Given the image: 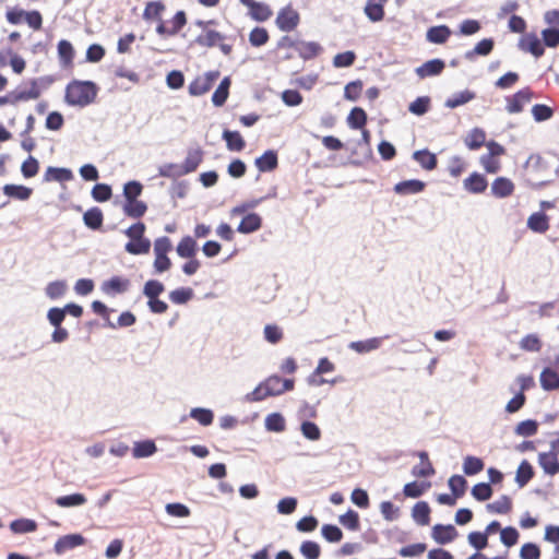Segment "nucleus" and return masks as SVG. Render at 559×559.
Returning <instances> with one entry per match:
<instances>
[{"label":"nucleus","mask_w":559,"mask_h":559,"mask_svg":"<svg viewBox=\"0 0 559 559\" xmlns=\"http://www.w3.org/2000/svg\"><path fill=\"white\" fill-rule=\"evenodd\" d=\"M295 382L293 379H282L273 374L259 383L253 391L246 395L248 402H260L270 396H278L287 391L294 389Z\"/></svg>","instance_id":"f257e3e1"},{"label":"nucleus","mask_w":559,"mask_h":559,"mask_svg":"<svg viewBox=\"0 0 559 559\" xmlns=\"http://www.w3.org/2000/svg\"><path fill=\"white\" fill-rule=\"evenodd\" d=\"M97 95V88L94 83L73 82L68 85L66 100L69 105L85 107L94 102Z\"/></svg>","instance_id":"f03ea898"},{"label":"nucleus","mask_w":559,"mask_h":559,"mask_svg":"<svg viewBox=\"0 0 559 559\" xmlns=\"http://www.w3.org/2000/svg\"><path fill=\"white\" fill-rule=\"evenodd\" d=\"M219 72L218 71H210L201 76H198L190 85H189V93L192 96H201L205 94L214 82L218 79Z\"/></svg>","instance_id":"7ed1b4c3"},{"label":"nucleus","mask_w":559,"mask_h":559,"mask_svg":"<svg viewBox=\"0 0 559 559\" xmlns=\"http://www.w3.org/2000/svg\"><path fill=\"white\" fill-rule=\"evenodd\" d=\"M275 23L281 31L290 32L297 27L299 14L290 5H287L278 12Z\"/></svg>","instance_id":"20e7f679"},{"label":"nucleus","mask_w":559,"mask_h":559,"mask_svg":"<svg viewBox=\"0 0 559 559\" xmlns=\"http://www.w3.org/2000/svg\"><path fill=\"white\" fill-rule=\"evenodd\" d=\"M213 23H214L213 21H206V22L198 21L197 22V24L203 28V33L201 35H199L195 39V41L199 45L204 46V47H214L224 40V38H225L224 35H222L221 33H218L216 31L207 29V26Z\"/></svg>","instance_id":"39448f33"},{"label":"nucleus","mask_w":559,"mask_h":559,"mask_svg":"<svg viewBox=\"0 0 559 559\" xmlns=\"http://www.w3.org/2000/svg\"><path fill=\"white\" fill-rule=\"evenodd\" d=\"M85 542V538L81 534L64 535L57 539L53 546V551L61 556L68 550L83 546Z\"/></svg>","instance_id":"423d86ee"},{"label":"nucleus","mask_w":559,"mask_h":559,"mask_svg":"<svg viewBox=\"0 0 559 559\" xmlns=\"http://www.w3.org/2000/svg\"><path fill=\"white\" fill-rule=\"evenodd\" d=\"M519 47L523 51L531 52L536 58L544 53V46L540 39L533 33L524 35L519 41Z\"/></svg>","instance_id":"0eeeda50"},{"label":"nucleus","mask_w":559,"mask_h":559,"mask_svg":"<svg viewBox=\"0 0 559 559\" xmlns=\"http://www.w3.org/2000/svg\"><path fill=\"white\" fill-rule=\"evenodd\" d=\"M431 536L436 543L445 545L456 538L457 531L453 525L437 524L432 527Z\"/></svg>","instance_id":"6e6552de"},{"label":"nucleus","mask_w":559,"mask_h":559,"mask_svg":"<svg viewBox=\"0 0 559 559\" xmlns=\"http://www.w3.org/2000/svg\"><path fill=\"white\" fill-rule=\"evenodd\" d=\"M445 67V63L441 59H432L425 63H423L420 67H417L415 69V73L420 79H425L428 76H435L439 75Z\"/></svg>","instance_id":"1a4fd4ad"},{"label":"nucleus","mask_w":559,"mask_h":559,"mask_svg":"<svg viewBox=\"0 0 559 559\" xmlns=\"http://www.w3.org/2000/svg\"><path fill=\"white\" fill-rule=\"evenodd\" d=\"M538 464L547 475L554 476L559 473V461L554 451L539 453Z\"/></svg>","instance_id":"9d476101"},{"label":"nucleus","mask_w":559,"mask_h":559,"mask_svg":"<svg viewBox=\"0 0 559 559\" xmlns=\"http://www.w3.org/2000/svg\"><path fill=\"white\" fill-rule=\"evenodd\" d=\"M129 286L128 278L114 276L102 284V290L107 295L122 294L128 290Z\"/></svg>","instance_id":"9b49d317"},{"label":"nucleus","mask_w":559,"mask_h":559,"mask_svg":"<svg viewBox=\"0 0 559 559\" xmlns=\"http://www.w3.org/2000/svg\"><path fill=\"white\" fill-rule=\"evenodd\" d=\"M531 100V92L522 90L515 93L512 97L507 99V110L510 114H518L523 110L525 104Z\"/></svg>","instance_id":"f8f14e48"},{"label":"nucleus","mask_w":559,"mask_h":559,"mask_svg":"<svg viewBox=\"0 0 559 559\" xmlns=\"http://www.w3.org/2000/svg\"><path fill=\"white\" fill-rule=\"evenodd\" d=\"M388 0H367L364 12L371 22H380L384 17V5Z\"/></svg>","instance_id":"ddd939ff"},{"label":"nucleus","mask_w":559,"mask_h":559,"mask_svg":"<svg viewBox=\"0 0 559 559\" xmlns=\"http://www.w3.org/2000/svg\"><path fill=\"white\" fill-rule=\"evenodd\" d=\"M262 226V218L257 213H249L243 216L240 224L237 227V231L240 234H251L259 230Z\"/></svg>","instance_id":"4468645a"},{"label":"nucleus","mask_w":559,"mask_h":559,"mask_svg":"<svg viewBox=\"0 0 559 559\" xmlns=\"http://www.w3.org/2000/svg\"><path fill=\"white\" fill-rule=\"evenodd\" d=\"M202 159H203V152L201 148L189 150L187 153V156L185 158V162L181 163L183 173L186 175L193 173L199 167Z\"/></svg>","instance_id":"2eb2a0df"},{"label":"nucleus","mask_w":559,"mask_h":559,"mask_svg":"<svg viewBox=\"0 0 559 559\" xmlns=\"http://www.w3.org/2000/svg\"><path fill=\"white\" fill-rule=\"evenodd\" d=\"M87 501V498L85 497V495L83 493H71V495H67V496H60L58 498H56L55 500V503L59 507V508H76V507H82L86 503Z\"/></svg>","instance_id":"dca6fc26"},{"label":"nucleus","mask_w":559,"mask_h":559,"mask_svg":"<svg viewBox=\"0 0 559 559\" xmlns=\"http://www.w3.org/2000/svg\"><path fill=\"white\" fill-rule=\"evenodd\" d=\"M514 185L504 177L497 178L491 185V192L497 198H506L512 194Z\"/></svg>","instance_id":"f3484780"},{"label":"nucleus","mask_w":559,"mask_h":559,"mask_svg":"<svg viewBox=\"0 0 559 559\" xmlns=\"http://www.w3.org/2000/svg\"><path fill=\"white\" fill-rule=\"evenodd\" d=\"M463 185L472 193H481L487 188V180L483 175L474 173L464 180Z\"/></svg>","instance_id":"a211bd4d"},{"label":"nucleus","mask_w":559,"mask_h":559,"mask_svg":"<svg viewBox=\"0 0 559 559\" xmlns=\"http://www.w3.org/2000/svg\"><path fill=\"white\" fill-rule=\"evenodd\" d=\"M451 35V31L447 25L430 27L427 31L426 38L432 44H444Z\"/></svg>","instance_id":"6ab92c4d"},{"label":"nucleus","mask_w":559,"mask_h":559,"mask_svg":"<svg viewBox=\"0 0 559 559\" xmlns=\"http://www.w3.org/2000/svg\"><path fill=\"white\" fill-rule=\"evenodd\" d=\"M156 451L157 448L153 440H144L134 443L132 454L135 459H143L152 456Z\"/></svg>","instance_id":"aec40b11"},{"label":"nucleus","mask_w":559,"mask_h":559,"mask_svg":"<svg viewBox=\"0 0 559 559\" xmlns=\"http://www.w3.org/2000/svg\"><path fill=\"white\" fill-rule=\"evenodd\" d=\"M424 188H425V183L423 181L417 180V179H412V180L402 181V182H399L397 185H395L394 191L399 194L407 195V194L418 193V192L423 191Z\"/></svg>","instance_id":"412c9836"},{"label":"nucleus","mask_w":559,"mask_h":559,"mask_svg":"<svg viewBox=\"0 0 559 559\" xmlns=\"http://www.w3.org/2000/svg\"><path fill=\"white\" fill-rule=\"evenodd\" d=\"M413 158L426 170H432L437 167V157L428 150L415 151Z\"/></svg>","instance_id":"4be33fe9"},{"label":"nucleus","mask_w":559,"mask_h":559,"mask_svg":"<svg viewBox=\"0 0 559 559\" xmlns=\"http://www.w3.org/2000/svg\"><path fill=\"white\" fill-rule=\"evenodd\" d=\"M264 427L271 432H283L286 429V420L281 413H271L264 419Z\"/></svg>","instance_id":"5701e85b"},{"label":"nucleus","mask_w":559,"mask_h":559,"mask_svg":"<svg viewBox=\"0 0 559 559\" xmlns=\"http://www.w3.org/2000/svg\"><path fill=\"white\" fill-rule=\"evenodd\" d=\"M73 178V174L68 168L48 167L45 173V181H70Z\"/></svg>","instance_id":"b1692460"},{"label":"nucleus","mask_w":559,"mask_h":559,"mask_svg":"<svg viewBox=\"0 0 559 559\" xmlns=\"http://www.w3.org/2000/svg\"><path fill=\"white\" fill-rule=\"evenodd\" d=\"M527 227L535 233H545L549 228L547 215L542 212L533 213L527 218Z\"/></svg>","instance_id":"393cba45"},{"label":"nucleus","mask_w":559,"mask_h":559,"mask_svg":"<svg viewBox=\"0 0 559 559\" xmlns=\"http://www.w3.org/2000/svg\"><path fill=\"white\" fill-rule=\"evenodd\" d=\"M222 136L225 140L226 146L229 151L240 152L245 148L246 143L239 132L225 130Z\"/></svg>","instance_id":"a878e982"},{"label":"nucleus","mask_w":559,"mask_h":559,"mask_svg":"<svg viewBox=\"0 0 559 559\" xmlns=\"http://www.w3.org/2000/svg\"><path fill=\"white\" fill-rule=\"evenodd\" d=\"M539 381L546 391L559 389V374L551 368H545L542 371Z\"/></svg>","instance_id":"bb28decb"},{"label":"nucleus","mask_w":559,"mask_h":559,"mask_svg":"<svg viewBox=\"0 0 559 559\" xmlns=\"http://www.w3.org/2000/svg\"><path fill=\"white\" fill-rule=\"evenodd\" d=\"M255 166L262 173L271 171L277 166V155L274 151H266L255 159Z\"/></svg>","instance_id":"cd10ccee"},{"label":"nucleus","mask_w":559,"mask_h":559,"mask_svg":"<svg viewBox=\"0 0 559 559\" xmlns=\"http://www.w3.org/2000/svg\"><path fill=\"white\" fill-rule=\"evenodd\" d=\"M321 46L316 41H299L296 45V51L302 59H311L321 51Z\"/></svg>","instance_id":"c85d7f7f"},{"label":"nucleus","mask_w":559,"mask_h":559,"mask_svg":"<svg viewBox=\"0 0 559 559\" xmlns=\"http://www.w3.org/2000/svg\"><path fill=\"white\" fill-rule=\"evenodd\" d=\"M33 190L25 186L19 185H5L3 187V193L7 197L14 198L21 201L28 200L32 195Z\"/></svg>","instance_id":"c756f323"},{"label":"nucleus","mask_w":559,"mask_h":559,"mask_svg":"<svg viewBox=\"0 0 559 559\" xmlns=\"http://www.w3.org/2000/svg\"><path fill=\"white\" fill-rule=\"evenodd\" d=\"M485 140H486L485 131L480 128H474L466 134V136L464 139V143L469 150H477L481 145H484Z\"/></svg>","instance_id":"7c9ffc66"},{"label":"nucleus","mask_w":559,"mask_h":559,"mask_svg":"<svg viewBox=\"0 0 559 559\" xmlns=\"http://www.w3.org/2000/svg\"><path fill=\"white\" fill-rule=\"evenodd\" d=\"M382 344V338L372 337L366 341L352 342L349 348L353 350L365 354L378 349Z\"/></svg>","instance_id":"2f4dec72"},{"label":"nucleus","mask_w":559,"mask_h":559,"mask_svg":"<svg viewBox=\"0 0 559 559\" xmlns=\"http://www.w3.org/2000/svg\"><path fill=\"white\" fill-rule=\"evenodd\" d=\"M475 98V93L472 91L465 90L459 93L453 94L451 97H449L444 106L448 108H456L459 106L465 105L466 103L473 100Z\"/></svg>","instance_id":"473e14b6"},{"label":"nucleus","mask_w":559,"mask_h":559,"mask_svg":"<svg viewBox=\"0 0 559 559\" xmlns=\"http://www.w3.org/2000/svg\"><path fill=\"white\" fill-rule=\"evenodd\" d=\"M302 437L309 441L316 442L321 439L322 432L319 426L310 420H304L300 424Z\"/></svg>","instance_id":"72a5a7b5"},{"label":"nucleus","mask_w":559,"mask_h":559,"mask_svg":"<svg viewBox=\"0 0 559 559\" xmlns=\"http://www.w3.org/2000/svg\"><path fill=\"white\" fill-rule=\"evenodd\" d=\"M430 508L427 502H417L412 510V516L414 521L420 525H427L429 523Z\"/></svg>","instance_id":"f704fd0d"},{"label":"nucleus","mask_w":559,"mask_h":559,"mask_svg":"<svg viewBox=\"0 0 559 559\" xmlns=\"http://www.w3.org/2000/svg\"><path fill=\"white\" fill-rule=\"evenodd\" d=\"M533 475L532 465L527 461H523L516 469L515 483L522 488L532 479Z\"/></svg>","instance_id":"c9c22d12"},{"label":"nucleus","mask_w":559,"mask_h":559,"mask_svg":"<svg viewBox=\"0 0 559 559\" xmlns=\"http://www.w3.org/2000/svg\"><path fill=\"white\" fill-rule=\"evenodd\" d=\"M249 13L255 21H266L272 15L270 7L262 2L254 1L249 8Z\"/></svg>","instance_id":"e433bc0d"},{"label":"nucleus","mask_w":559,"mask_h":559,"mask_svg":"<svg viewBox=\"0 0 559 559\" xmlns=\"http://www.w3.org/2000/svg\"><path fill=\"white\" fill-rule=\"evenodd\" d=\"M197 251V242L190 237H183L177 246V253L181 258H193Z\"/></svg>","instance_id":"4c0bfd02"},{"label":"nucleus","mask_w":559,"mask_h":559,"mask_svg":"<svg viewBox=\"0 0 559 559\" xmlns=\"http://www.w3.org/2000/svg\"><path fill=\"white\" fill-rule=\"evenodd\" d=\"M37 523L31 519H19L14 520L10 524V530L15 534H25L35 532Z\"/></svg>","instance_id":"58836bf2"},{"label":"nucleus","mask_w":559,"mask_h":559,"mask_svg":"<svg viewBox=\"0 0 559 559\" xmlns=\"http://www.w3.org/2000/svg\"><path fill=\"white\" fill-rule=\"evenodd\" d=\"M230 86V79L228 76L224 78L219 83L218 87L215 90L212 102L215 106H223L228 97V91Z\"/></svg>","instance_id":"ea45409f"},{"label":"nucleus","mask_w":559,"mask_h":559,"mask_svg":"<svg viewBox=\"0 0 559 559\" xmlns=\"http://www.w3.org/2000/svg\"><path fill=\"white\" fill-rule=\"evenodd\" d=\"M190 417L202 426H210L213 423L214 414L209 408L194 407L190 411Z\"/></svg>","instance_id":"a19ab883"},{"label":"nucleus","mask_w":559,"mask_h":559,"mask_svg":"<svg viewBox=\"0 0 559 559\" xmlns=\"http://www.w3.org/2000/svg\"><path fill=\"white\" fill-rule=\"evenodd\" d=\"M151 249V241L147 238L130 240L126 245V251L131 254H145Z\"/></svg>","instance_id":"79ce46f5"},{"label":"nucleus","mask_w":559,"mask_h":559,"mask_svg":"<svg viewBox=\"0 0 559 559\" xmlns=\"http://www.w3.org/2000/svg\"><path fill=\"white\" fill-rule=\"evenodd\" d=\"M83 221L87 227L97 229L103 224V213L99 209L93 207L84 213Z\"/></svg>","instance_id":"37998d69"},{"label":"nucleus","mask_w":559,"mask_h":559,"mask_svg":"<svg viewBox=\"0 0 559 559\" xmlns=\"http://www.w3.org/2000/svg\"><path fill=\"white\" fill-rule=\"evenodd\" d=\"M158 174L165 178L176 179L185 176L181 164L168 163L164 164L158 168Z\"/></svg>","instance_id":"c03bdc74"},{"label":"nucleus","mask_w":559,"mask_h":559,"mask_svg":"<svg viewBox=\"0 0 559 559\" xmlns=\"http://www.w3.org/2000/svg\"><path fill=\"white\" fill-rule=\"evenodd\" d=\"M165 10V5L160 1H151L146 4L143 19L146 21L158 20L160 21V14Z\"/></svg>","instance_id":"a18cd8bd"},{"label":"nucleus","mask_w":559,"mask_h":559,"mask_svg":"<svg viewBox=\"0 0 559 559\" xmlns=\"http://www.w3.org/2000/svg\"><path fill=\"white\" fill-rule=\"evenodd\" d=\"M484 468V462L475 456H466L463 462V471L466 475H476Z\"/></svg>","instance_id":"49530a36"},{"label":"nucleus","mask_w":559,"mask_h":559,"mask_svg":"<svg viewBox=\"0 0 559 559\" xmlns=\"http://www.w3.org/2000/svg\"><path fill=\"white\" fill-rule=\"evenodd\" d=\"M538 424L535 420L527 419L518 424L514 432L521 437H532L537 432Z\"/></svg>","instance_id":"de8ad7c7"},{"label":"nucleus","mask_w":559,"mask_h":559,"mask_svg":"<svg viewBox=\"0 0 559 559\" xmlns=\"http://www.w3.org/2000/svg\"><path fill=\"white\" fill-rule=\"evenodd\" d=\"M487 510L492 513L503 514L511 510V500L507 496H501L499 499L487 504Z\"/></svg>","instance_id":"09e8293b"},{"label":"nucleus","mask_w":559,"mask_h":559,"mask_svg":"<svg viewBox=\"0 0 559 559\" xmlns=\"http://www.w3.org/2000/svg\"><path fill=\"white\" fill-rule=\"evenodd\" d=\"M165 511L168 515L174 518H188L191 514L190 509L180 502H171L165 506Z\"/></svg>","instance_id":"8fccbe9b"},{"label":"nucleus","mask_w":559,"mask_h":559,"mask_svg":"<svg viewBox=\"0 0 559 559\" xmlns=\"http://www.w3.org/2000/svg\"><path fill=\"white\" fill-rule=\"evenodd\" d=\"M366 112L359 107H355L347 118L348 126L353 129L362 128V126L366 123Z\"/></svg>","instance_id":"3c124183"},{"label":"nucleus","mask_w":559,"mask_h":559,"mask_svg":"<svg viewBox=\"0 0 559 559\" xmlns=\"http://www.w3.org/2000/svg\"><path fill=\"white\" fill-rule=\"evenodd\" d=\"M164 290L165 287L163 283L155 280L147 281L143 287V294L147 299L158 297Z\"/></svg>","instance_id":"603ef678"},{"label":"nucleus","mask_w":559,"mask_h":559,"mask_svg":"<svg viewBox=\"0 0 559 559\" xmlns=\"http://www.w3.org/2000/svg\"><path fill=\"white\" fill-rule=\"evenodd\" d=\"M380 512L385 521L393 522L400 516L399 507L394 506L390 501H383L380 503Z\"/></svg>","instance_id":"864d4df0"},{"label":"nucleus","mask_w":559,"mask_h":559,"mask_svg":"<svg viewBox=\"0 0 559 559\" xmlns=\"http://www.w3.org/2000/svg\"><path fill=\"white\" fill-rule=\"evenodd\" d=\"M269 40L267 31L263 27H255L250 32L249 41L254 47H261Z\"/></svg>","instance_id":"5fc2aeb1"},{"label":"nucleus","mask_w":559,"mask_h":559,"mask_svg":"<svg viewBox=\"0 0 559 559\" xmlns=\"http://www.w3.org/2000/svg\"><path fill=\"white\" fill-rule=\"evenodd\" d=\"M263 334L264 338L271 344H276L283 338V330L276 324H266Z\"/></svg>","instance_id":"6e6d98bb"},{"label":"nucleus","mask_w":559,"mask_h":559,"mask_svg":"<svg viewBox=\"0 0 559 559\" xmlns=\"http://www.w3.org/2000/svg\"><path fill=\"white\" fill-rule=\"evenodd\" d=\"M491 495H492V489H491L490 485L487 483L476 484L472 488V496L478 501H486L491 497Z\"/></svg>","instance_id":"4d7b16f0"},{"label":"nucleus","mask_w":559,"mask_h":559,"mask_svg":"<svg viewBox=\"0 0 559 559\" xmlns=\"http://www.w3.org/2000/svg\"><path fill=\"white\" fill-rule=\"evenodd\" d=\"M520 347L527 352H539L542 342L536 334H527L521 340Z\"/></svg>","instance_id":"13d9d810"},{"label":"nucleus","mask_w":559,"mask_h":559,"mask_svg":"<svg viewBox=\"0 0 559 559\" xmlns=\"http://www.w3.org/2000/svg\"><path fill=\"white\" fill-rule=\"evenodd\" d=\"M38 169H39L38 160L33 156H28V158L26 160H24L21 166L22 175L25 178L35 177L38 173Z\"/></svg>","instance_id":"bf43d9fd"},{"label":"nucleus","mask_w":559,"mask_h":559,"mask_svg":"<svg viewBox=\"0 0 559 559\" xmlns=\"http://www.w3.org/2000/svg\"><path fill=\"white\" fill-rule=\"evenodd\" d=\"M146 211V205L142 201L131 200L124 206V212L128 216L140 217Z\"/></svg>","instance_id":"052dcab7"},{"label":"nucleus","mask_w":559,"mask_h":559,"mask_svg":"<svg viewBox=\"0 0 559 559\" xmlns=\"http://www.w3.org/2000/svg\"><path fill=\"white\" fill-rule=\"evenodd\" d=\"M193 292L191 288H178L169 294V299L177 305H182L192 298Z\"/></svg>","instance_id":"680f3d73"},{"label":"nucleus","mask_w":559,"mask_h":559,"mask_svg":"<svg viewBox=\"0 0 559 559\" xmlns=\"http://www.w3.org/2000/svg\"><path fill=\"white\" fill-rule=\"evenodd\" d=\"M301 555L307 559H318L320 556V546L314 542H304L300 546Z\"/></svg>","instance_id":"e2e57ef3"},{"label":"nucleus","mask_w":559,"mask_h":559,"mask_svg":"<svg viewBox=\"0 0 559 559\" xmlns=\"http://www.w3.org/2000/svg\"><path fill=\"white\" fill-rule=\"evenodd\" d=\"M297 499L293 497L283 498L278 501L276 509L280 514L288 515L295 512Z\"/></svg>","instance_id":"0e129e2a"},{"label":"nucleus","mask_w":559,"mask_h":559,"mask_svg":"<svg viewBox=\"0 0 559 559\" xmlns=\"http://www.w3.org/2000/svg\"><path fill=\"white\" fill-rule=\"evenodd\" d=\"M429 103V97H418L413 103H411L408 110L414 115L421 116L428 111Z\"/></svg>","instance_id":"69168bd1"},{"label":"nucleus","mask_w":559,"mask_h":559,"mask_svg":"<svg viewBox=\"0 0 559 559\" xmlns=\"http://www.w3.org/2000/svg\"><path fill=\"white\" fill-rule=\"evenodd\" d=\"M322 536L330 543H337L342 539V531L335 525H323L321 530Z\"/></svg>","instance_id":"338daca9"},{"label":"nucleus","mask_w":559,"mask_h":559,"mask_svg":"<svg viewBox=\"0 0 559 559\" xmlns=\"http://www.w3.org/2000/svg\"><path fill=\"white\" fill-rule=\"evenodd\" d=\"M66 289H67V285L64 282H62V281L52 282L47 285L46 295L50 299H57V298L63 296V294L66 293Z\"/></svg>","instance_id":"774afa93"}]
</instances>
